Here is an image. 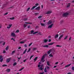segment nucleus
I'll list each match as a JSON object with an SVG mask.
<instances>
[{
  "label": "nucleus",
  "mask_w": 74,
  "mask_h": 74,
  "mask_svg": "<svg viewBox=\"0 0 74 74\" xmlns=\"http://www.w3.org/2000/svg\"><path fill=\"white\" fill-rule=\"evenodd\" d=\"M35 5L36 6H33L32 8L31 9V10H33V9H34V8H36V7L37 6H38V5H39V4L38 3H36L35 4Z\"/></svg>",
  "instance_id": "1"
},
{
  "label": "nucleus",
  "mask_w": 74,
  "mask_h": 74,
  "mask_svg": "<svg viewBox=\"0 0 74 74\" xmlns=\"http://www.w3.org/2000/svg\"><path fill=\"white\" fill-rule=\"evenodd\" d=\"M68 15L69 13H68L66 12L64 13L62 15V16L64 17H66V16H67V15Z\"/></svg>",
  "instance_id": "2"
},
{
  "label": "nucleus",
  "mask_w": 74,
  "mask_h": 74,
  "mask_svg": "<svg viewBox=\"0 0 74 74\" xmlns=\"http://www.w3.org/2000/svg\"><path fill=\"white\" fill-rule=\"evenodd\" d=\"M45 58V57L44 56H43L42 58L41 59V61L40 62H45V60L44 59Z\"/></svg>",
  "instance_id": "3"
},
{
  "label": "nucleus",
  "mask_w": 74,
  "mask_h": 74,
  "mask_svg": "<svg viewBox=\"0 0 74 74\" xmlns=\"http://www.w3.org/2000/svg\"><path fill=\"white\" fill-rule=\"evenodd\" d=\"M34 30H32L31 32V34H32V33H33V34H35L37 33H38V32H35L34 33Z\"/></svg>",
  "instance_id": "4"
},
{
  "label": "nucleus",
  "mask_w": 74,
  "mask_h": 74,
  "mask_svg": "<svg viewBox=\"0 0 74 74\" xmlns=\"http://www.w3.org/2000/svg\"><path fill=\"white\" fill-rule=\"evenodd\" d=\"M52 23V22L51 20H49L48 22H47V25H49L50 24H51Z\"/></svg>",
  "instance_id": "5"
},
{
  "label": "nucleus",
  "mask_w": 74,
  "mask_h": 74,
  "mask_svg": "<svg viewBox=\"0 0 74 74\" xmlns=\"http://www.w3.org/2000/svg\"><path fill=\"white\" fill-rule=\"evenodd\" d=\"M11 58H7L6 60V62L7 63H8L10 62V60H11Z\"/></svg>",
  "instance_id": "6"
},
{
  "label": "nucleus",
  "mask_w": 74,
  "mask_h": 74,
  "mask_svg": "<svg viewBox=\"0 0 74 74\" xmlns=\"http://www.w3.org/2000/svg\"><path fill=\"white\" fill-rule=\"evenodd\" d=\"M2 56H0V62H2L3 60V58H2Z\"/></svg>",
  "instance_id": "7"
},
{
  "label": "nucleus",
  "mask_w": 74,
  "mask_h": 74,
  "mask_svg": "<svg viewBox=\"0 0 74 74\" xmlns=\"http://www.w3.org/2000/svg\"><path fill=\"white\" fill-rule=\"evenodd\" d=\"M53 25V24H52L51 25H49L48 27V29H49V28H52Z\"/></svg>",
  "instance_id": "8"
},
{
  "label": "nucleus",
  "mask_w": 74,
  "mask_h": 74,
  "mask_svg": "<svg viewBox=\"0 0 74 74\" xmlns=\"http://www.w3.org/2000/svg\"><path fill=\"white\" fill-rule=\"evenodd\" d=\"M11 36H12V37H15V34L14 33H12L11 34Z\"/></svg>",
  "instance_id": "9"
},
{
  "label": "nucleus",
  "mask_w": 74,
  "mask_h": 74,
  "mask_svg": "<svg viewBox=\"0 0 74 74\" xmlns=\"http://www.w3.org/2000/svg\"><path fill=\"white\" fill-rule=\"evenodd\" d=\"M36 10H40V7L38 6V7L36 8L35 9Z\"/></svg>",
  "instance_id": "10"
},
{
  "label": "nucleus",
  "mask_w": 74,
  "mask_h": 74,
  "mask_svg": "<svg viewBox=\"0 0 74 74\" xmlns=\"http://www.w3.org/2000/svg\"><path fill=\"white\" fill-rule=\"evenodd\" d=\"M48 40L45 39L43 40V42H44L45 43H46V42H48Z\"/></svg>",
  "instance_id": "11"
},
{
  "label": "nucleus",
  "mask_w": 74,
  "mask_h": 74,
  "mask_svg": "<svg viewBox=\"0 0 74 74\" xmlns=\"http://www.w3.org/2000/svg\"><path fill=\"white\" fill-rule=\"evenodd\" d=\"M42 47H45V48H48L49 46L47 45H46L44 46H42Z\"/></svg>",
  "instance_id": "12"
},
{
  "label": "nucleus",
  "mask_w": 74,
  "mask_h": 74,
  "mask_svg": "<svg viewBox=\"0 0 74 74\" xmlns=\"http://www.w3.org/2000/svg\"><path fill=\"white\" fill-rule=\"evenodd\" d=\"M6 71L8 72H10V71H11V69H7L6 70Z\"/></svg>",
  "instance_id": "13"
},
{
  "label": "nucleus",
  "mask_w": 74,
  "mask_h": 74,
  "mask_svg": "<svg viewBox=\"0 0 74 74\" xmlns=\"http://www.w3.org/2000/svg\"><path fill=\"white\" fill-rule=\"evenodd\" d=\"M63 34H62V35H61L59 38V40L61 39V38H62L63 37Z\"/></svg>",
  "instance_id": "14"
},
{
  "label": "nucleus",
  "mask_w": 74,
  "mask_h": 74,
  "mask_svg": "<svg viewBox=\"0 0 74 74\" xmlns=\"http://www.w3.org/2000/svg\"><path fill=\"white\" fill-rule=\"evenodd\" d=\"M52 13V12L49 11L47 12L46 14H50Z\"/></svg>",
  "instance_id": "15"
},
{
  "label": "nucleus",
  "mask_w": 74,
  "mask_h": 74,
  "mask_svg": "<svg viewBox=\"0 0 74 74\" xmlns=\"http://www.w3.org/2000/svg\"><path fill=\"white\" fill-rule=\"evenodd\" d=\"M53 44H55V42H51L50 43H49L48 44V45H53Z\"/></svg>",
  "instance_id": "16"
},
{
  "label": "nucleus",
  "mask_w": 74,
  "mask_h": 74,
  "mask_svg": "<svg viewBox=\"0 0 74 74\" xmlns=\"http://www.w3.org/2000/svg\"><path fill=\"white\" fill-rule=\"evenodd\" d=\"M38 59V57H36L34 59V62H36V60H37V59Z\"/></svg>",
  "instance_id": "17"
},
{
  "label": "nucleus",
  "mask_w": 74,
  "mask_h": 74,
  "mask_svg": "<svg viewBox=\"0 0 74 74\" xmlns=\"http://www.w3.org/2000/svg\"><path fill=\"white\" fill-rule=\"evenodd\" d=\"M12 24L9 25V27H7V29H10V28L11 27V26H12Z\"/></svg>",
  "instance_id": "18"
},
{
  "label": "nucleus",
  "mask_w": 74,
  "mask_h": 74,
  "mask_svg": "<svg viewBox=\"0 0 74 74\" xmlns=\"http://www.w3.org/2000/svg\"><path fill=\"white\" fill-rule=\"evenodd\" d=\"M40 25L42 26H45V24L44 23H40Z\"/></svg>",
  "instance_id": "19"
},
{
  "label": "nucleus",
  "mask_w": 74,
  "mask_h": 74,
  "mask_svg": "<svg viewBox=\"0 0 74 74\" xmlns=\"http://www.w3.org/2000/svg\"><path fill=\"white\" fill-rule=\"evenodd\" d=\"M58 37H59V35L58 34H57L56 35H55V38L56 39L57 38H58Z\"/></svg>",
  "instance_id": "20"
},
{
  "label": "nucleus",
  "mask_w": 74,
  "mask_h": 74,
  "mask_svg": "<svg viewBox=\"0 0 74 74\" xmlns=\"http://www.w3.org/2000/svg\"><path fill=\"white\" fill-rule=\"evenodd\" d=\"M71 64H69L68 65H67L65 66V67H66V68L68 67H69V66H71Z\"/></svg>",
  "instance_id": "21"
},
{
  "label": "nucleus",
  "mask_w": 74,
  "mask_h": 74,
  "mask_svg": "<svg viewBox=\"0 0 74 74\" xmlns=\"http://www.w3.org/2000/svg\"><path fill=\"white\" fill-rule=\"evenodd\" d=\"M50 51H51H51L54 52H55V49H51Z\"/></svg>",
  "instance_id": "22"
},
{
  "label": "nucleus",
  "mask_w": 74,
  "mask_h": 74,
  "mask_svg": "<svg viewBox=\"0 0 74 74\" xmlns=\"http://www.w3.org/2000/svg\"><path fill=\"white\" fill-rule=\"evenodd\" d=\"M56 47H62V46L60 45H57L56 46Z\"/></svg>",
  "instance_id": "23"
},
{
  "label": "nucleus",
  "mask_w": 74,
  "mask_h": 74,
  "mask_svg": "<svg viewBox=\"0 0 74 74\" xmlns=\"http://www.w3.org/2000/svg\"><path fill=\"white\" fill-rule=\"evenodd\" d=\"M70 4H71V3H68V5H67L66 7L68 8V7H69L70 6Z\"/></svg>",
  "instance_id": "24"
},
{
  "label": "nucleus",
  "mask_w": 74,
  "mask_h": 74,
  "mask_svg": "<svg viewBox=\"0 0 74 74\" xmlns=\"http://www.w3.org/2000/svg\"><path fill=\"white\" fill-rule=\"evenodd\" d=\"M27 51V49H26L23 53V54H25Z\"/></svg>",
  "instance_id": "25"
},
{
  "label": "nucleus",
  "mask_w": 74,
  "mask_h": 74,
  "mask_svg": "<svg viewBox=\"0 0 74 74\" xmlns=\"http://www.w3.org/2000/svg\"><path fill=\"white\" fill-rule=\"evenodd\" d=\"M17 64V63L16 62L14 63L13 64V66H16Z\"/></svg>",
  "instance_id": "26"
},
{
  "label": "nucleus",
  "mask_w": 74,
  "mask_h": 74,
  "mask_svg": "<svg viewBox=\"0 0 74 74\" xmlns=\"http://www.w3.org/2000/svg\"><path fill=\"white\" fill-rule=\"evenodd\" d=\"M44 71L45 72V73H47V68L45 67L44 70Z\"/></svg>",
  "instance_id": "27"
},
{
  "label": "nucleus",
  "mask_w": 74,
  "mask_h": 74,
  "mask_svg": "<svg viewBox=\"0 0 74 74\" xmlns=\"http://www.w3.org/2000/svg\"><path fill=\"white\" fill-rule=\"evenodd\" d=\"M9 47H8V46H7V47H6V51H8V48Z\"/></svg>",
  "instance_id": "28"
},
{
  "label": "nucleus",
  "mask_w": 74,
  "mask_h": 74,
  "mask_svg": "<svg viewBox=\"0 0 74 74\" xmlns=\"http://www.w3.org/2000/svg\"><path fill=\"white\" fill-rule=\"evenodd\" d=\"M47 64L48 66H50V64H49V62L48 61H47Z\"/></svg>",
  "instance_id": "29"
},
{
  "label": "nucleus",
  "mask_w": 74,
  "mask_h": 74,
  "mask_svg": "<svg viewBox=\"0 0 74 74\" xmlns=\"http://www.w3.org/2000/svg\"><path fill=\"white\" fill-rule=\"evenodd\" d=\"M27 19H28L27 18H24L23 19V21H27Z\"/></svg>",
  "instance_id": "30"
},
{
  "label": "nucleus",
  "mask_w": 74,
  "mask_h": 74,
  "mask_svg": "<svg viewBox=\"0 0 74 74\" xmlns=\"http://www.w3.org/2000/svg\"><path fill=\"white\" fill-rule=\"evenodd\" d=\"M30 8H28L27 9L26 11H29V10H30Z\"/></svg>",
  "instance_id": "31"
},
{
  "label": "nucleus",
  "mask_w": 74,
  "mask_h": 74,
  "mask_svg": "<svg viewBox=\"0 0 74 74\" xmlns=\"http://www.w3.org/2000/svg\"><path fill=\"white\" fill-rule=\"evenodd\" d=\"M51 52V50H49L47 52V53H48V54H50V53Z\"/></svg>",
  "instance_id": "32"
},
{
  "label": "nucleus",
  "mask_w": 74,
  "mask_h": 74,
  "mask_svg": "<svg viewBox=\"0 0 74 74\" xmlns=\"http://www.w3.org/2000/svg\"><path fill=\"white\" fill-rule=\"evenodd\" d=\"M3 67H7V65L6 64H3V65H2Z\"/></svg>",
  "instance_id": "33"
},
{
  "label": "nucleus",
  "mask_w": 74,
  "mask_h": 74,
  "mask_svg": "<svg viewBox=\"0 0 74 74\" xmlns=\"http://www.w3.org/2000/svg\"><path fill=\"white\" fill-rule=\"evenodd\" d=\"M30 50H31V49L29 48L28 49V50L27 51V53H28V52H30Z\"/></svg>",
  "instance_id": "34"
},
{
  "label": "nucleus",
  "mask_w": 74,
  "mask_h": 74,
  "mask_svg": "<svg viewBox=\"0 0 74 74\" xmlns=\"http://www.w3.org/2000/svg\"><path fill=\"white\" fill-rule=\"evenodd\" d=\"M49 56L50 57H53V55H52V54L51 53L49 55Z\"/></svg>",
  "instance_id": "35"
},
{
  "label": "nucleus",
  "mask_w": 74,
  "mask_h": 74,
  "mask_svg": "<svg viewBox=\"0 0 74 74\" xmlns=\"http://www.w3.org/2000/svg\"><path fill=\"white\" fill-rule=\"evenodd\" d=\"M38 34L40 35V36H42V34L41 33V32H39L38 33Z\"/></svg>",
  "instance_id": "36"
},
{
  "label": "nucleus",
  "mask_w": 74,
  "mask_h": 74,
  "mask_svg": "<svg viewBox=\"0 0 74 74\" xmlns=\"http://www.w3.org/2000/svg\"><path fill=\"white\" fill-rule=\"evenodd\" d=\"M14 18H15L14 17H12V18H10V19L11 20H14Z\"/></svg>",
  "instance_id": "37"
},
{
  "label": "nucleus",
  "mask_w": 74,
  "mask_h": 74,
  "mask_svg": "<svg viewBox=\"0 0 74 74\" xmlns=\"http://www.w3.org/2000/svg\"><path fill=\"white\" fill-rule=\"evenodd\" d=\"M63 23V21H60V24H62V23Z\"/></svg>",
  "instance_id": "38"
},
{
  "label": "nucleus",
  "mask_w": 74,
  "mask_h": 74,
  "mask_svg": "<svg viewBox=\"0 0 74 74\" xmlns=\"http://www.w3.org/2000/svg\"><path fill=\"white\" fill-rule=\"evenodd\" d=\"M68 37V36H66L64 38V40H66V39H67V38Z\"/></svg>",
  "instance_id": "39"
},
{
  "label": "nucleus",
  "mask_w": 74,
  "mask_h": 74,
  "mask_svg": "<svg viewBox=\"0 0 74 74\" xmlns=\"http://www.w3.org/2000/svg\"><path fill=\"white\" fill-rule=\"evenodd\" d=\"M42 16H39L38 17V18L39 19H40V18H42Z\"/></svg>",
  "instance_id": "40"
},
{
  "label": "nucleus",
  "mask_w": 74,
  "mask_h": 74,
  "mask_svg": "<svg viewBox=\"0 0 74 74\" xmlns=\"http://www.w3.org/2000/svg\"><path fill=\"white\" fill-rule=\"evenodd\" d=\"M26 26H27V25L26 24H25L23 25V26H24V28L26 27Z\"/></svg>",
  "instance_id": "41"
},
{
  "label": "nucleus",
  "mask_w": 74,
  "mask_h": 74,
  "mask_svg": "<svg viewBox=\"0 0 74 74\" xmlns=\"http://www.w3.org/2000/svg\"><path fill=\"white\" fill-rule=\"evenodd\" d=\"M15 52V51L14 50L12 51V54H13V53H14Z\"/></svg>",
  "instance_id": "42"
},
{
  "label": "nucleus",
  "mask_w": 74,
  "mask_h": 74,
  "mask_svg": "<svg viewBox=\"0 0 74 74\" xmlns=\"http://www.w3.org/2000/svg\"><path fill=\"white\" fill-rule=\"evenodd\" d=\"M34 56H33H33H31L30 57V58H29L30 60L32 59V58Z\"/></svg>",
  "instance_id": "43"
},
{
  "label": "nucleus",
  "mask_w": 74,
  "mask_h": 74,
  "mask_svg": "<svg viewBox=\"0 0 74 74\" xmlns=\"http://www.w3.org/2000/svg\"><path fill=\"white\" fill-rule=\"evenodd\" d=\"M24 42H23V41H21L20 42V43L21 44H23V43H24Z\"/></svg>",
  "instance_id": "44"
},
{
  "label": "nucleus",
  "mask_w": 74,
  "mask_h": 74,
  "mask_svg": "<svg viewBox=\"0 0 74 74\" xmlns=\"http://www.w3.org/2000/svg\"><path fill=\"white\" fill-rule=\"evenodd\" d=\"M25 68L24 67H23L22 68V69H20V70H19V71H21V70H22L23 69Z\"/></svg>",
  "instance_id": "45"
},
{
  "label": "nucleus",
  "mask_w": 74,
  "mask_h": 74,
  "mask_svg": "<svg viewBox=\"0 0 74 74\" xmlns=\"http://www.w3.org/2000/svg\"><path fill=\"white\" fill-rule=\"evenodd\" d=\"M46 69H47V70H49V67L48 66H47Z\"/></svg>",
  "instance_id": "46"
},
{
  "label": "nucleus",
  "mask_w": 74,
  "mask_h": 74,
  "mask_svg": "<svg viewBox=\"0 0 74 74\" xmlns=\"http://www.w3.org/2000/svg\"><path fill=\"white\" fill-rule=\"evenodd\" d=\"M19 30H17L16 31V33H19Z\"/></svg>",
  "instance_id": "47"
},
{
  "label": "nucleus",
  "mask_w": 74,
  "mask_h": 74,
  "mask_svg": "<svg viewBox=\"0 0 74 74\" xmlns=\"http://www.w3.org/2000/svg\"><path fill=\"white\" fill-rule=\"evenodd\" d=\"M72 70H73V71H74V66H73L72 67Z\"/></svg>",
  "instance_id": "48"
},
{
  "label": "nucleus",
  "mask_w": 74,
  "mask_h": 74,
  "mask_svg": "<svg viewBox=\"0 0 74 74\" xmlns=\"http://www.w3.org/2000/svg\"><path fill=\"white\" fill-rule=\"evenodd\" d=\"M40 70H42V69H43V68L42 67H40Z\"/></svg>",
  "instance_id": "49"
},
{
  "label": "nucleus",
  "mask_w": 74,
  "mask_h": 74,
  "mask_svg": "<svg viewBox=\"0 0 74 74\" xmlns=\"http://www.w3.org/2000/svg\"><path fill=\"white\" fill-rule=\"evenodd\" d=\"M37 49V48H35L33 49V51H35V50H36Z\"/></svg>",
  "instance_id": "50"
},
{
  "label": "nucleus",
  "mask_w": 74,
  "mask_h": 74,
  "mask_svg": "<svg viewBox=\"0 0 74 74\" xmlns=\"http://www.w3.org/2000/svg\"><path fill=\"white\" fill-rule=\"evenodd\" d=\"M32 44H33V43L32 42H31V43L29 44V47H30V46H31V45H32Z\"/></svg>",
  "instance_id": "51"
},
{
  "label": "nucleus",
  "mask_w": 74,
  "mask_h": 74,
  "mask_svg": "<svg viewBox=\"0 0 74 74\" xmlns=\"http://www.w3.org/2000/svg\"><path fill=\"white\" fill-rule=\"evenodd\" d=\"M39 28V27H38V26H36V29H38V28Z\"/></svg>",
  "instance_id": "52"
},
{
  "label": "nucleus",
  "mask_w": 74,
  "mask_h": 74,
  "mask_svg": "<svg viewBox=\"0 0 74 74\" xmlns=\"http://www.w3.org/2000/svg\"><path fill=\"white\" fill-rule=\"evenodd\" d=\"M38 13H35V15H38Z\"/></svg>",
  "instance_id": "53"
},
{
  "label": "nucleus",
  "mask_w": 74,
  "mask_h": 74,
  "mask_svg": "<svg viewBox=\"0 0 74 74\" xmlns=\"http://www.w3.org/2000/svg\"><path fill=\"white\" fill-rule=\"evenodd\" d=\"M7 14H8V12H6V13H5V14H4V15H7Z\"/></svg>",
  "instance_id": "54"
},
{
  "label": "nucleus",
  "mask_w": 74,
  "mask_h": 74,
  "mask_svg": "<svg viewBox=\"0 0 74 74\" xmlns=\"http://www.w3.org/2000/svg\"><path fill=\"white\" fill-rule=\"evenodd\" d=\"M27 27L28 28V29L30 28V26L29 25Z\"/></svg>",
  "instance_id": "55"
},
{
  "label": "nucleus",
  "mask_w": 74,
  "mask_h": 74,
  "mask_svg": "<svg viewBox=\"0 0 74 74\" xmlns=\"http://www.w3.org/2000/svg\"><path fill=\"white\" fill-rule=\"evenodd\" d=\"M71 37H70L69 39V41H70V40H71Z\"/></svg>",
  "instance_id": "56"
},
{
  "label": "nucleus",
  "mask_w": 74,
  "mask_h": 74,
  "mask_svg": "<svg viewBox=\"0 0 74 74\" xmlns=\"http://www.w3.org/2000/svg\"><path fill=\"white\" fill-rule=\"evenodd\" d=\"M21 59V57H20L19 58H18V60H20Z\"/></svg>",
  "instance_id": "57"
},
{
  "label": "nucleus",
  "mask_w": 74,
  "mask_h": 74,
  "mask_svg": "<svg viewBox=\"0 0 74 74\" xmlns=\"http://www.w3.org/2000/svg\"><path fill=\"white\" fill-rule=\"evenodd\" d=\"M51 39H49L48 42H51Z\"/></svg>",
  "instance_id": "58"
},
{
  "label": "nucleus",
  "mask_w": 74,
  "mask_h": 74,
  "mask_svg": "<svg viewBox=\"0 0 74 74\" xmlns=\"http://www.w3.org/2000/svg\"><path fill=\"white\" fill-rule=\"evenodd\" d=\"M6 52V51L5 50H3V53H5Z\"/></svg>",
  "instance_id": "59"
},
{
  "label": "nucleus",
  "mask_w": 74,
  "mask_h": 74,
  "mask_svg": "<svg viewBox=\"0 0 74 74\" xmlns=\"http://www.w3.org/2000/svg\"><path fill=\"white\" fill-rule=\"evenodd\" d=\"M24 47H27V45H26V44H25L24 45Z\"/></svg>",
  "instance_id": "60"
},
{
  "label": "nucleus",
  "mask_w": 74,
  "mask_h": 74,
  "mask_svg": "<svg viewBox=\"0 0 74 74\" xmlns=\"http://www.w3.org/2000/svg\"><path fill=\"white\" fill-rule=\"evenodd\" d=\"M5 42H3V44H3V45H5Z\"/></svg>",
  "instance_id": "61"
},
{
  "label": "nucleus",
  "mask_w": 74,
  "mask_h": 74,
  "mask_svg": "<svg viewBox=\"0 0 74 74\" xmlns=\"http://www.w3.org/2000/svg\"><path fill=\"white\" fill-rule=\"evenodd\" d=\"M59 63V62H57L56 63H55V64H58Z\"/></svg>",
  "instance_id": "62"
},
{
  "label": "nucleus",
  "mask_w": 74,
  "mask_h": 74,
  "mask_svg": "<svg viewBox=\"0 0 74 74\" xmlns=\"http://www.w3.org/2000/svg\"><path fill=\"white\" fill-rule=\"evenodd\" d=\"M43 64H42L40 67H43Z\"/></svg>",
  "instance_id": "63"
},
{
  "label": "nucleus",
  "mask_w": 74,
  "mask_h": 74,
  "mask_svg": "<svg viewBox=\"0 0 74 74\" xmlns=\"http://www.w3.org/2000/svg\"><path fill=\"white\" fill-rule=\"evenodd\" d=\"M67 74H72V73H71L69 72V73H67Z\"/></svg>",
  "instance_id": "64"
}]
</instances>
